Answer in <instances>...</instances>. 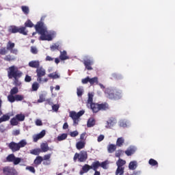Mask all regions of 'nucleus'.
Returning a JSON list of instances; mask_svg holds the SVG:
<instances>
[{"instance_id": "39", "label": "nucleus", "mask_w": 175, "mask_h": 175, "mask_svg": "<svg viewBox=\"0 0 175 175\" xmlns=\"http://www.w3.org/2000/svg\"><path fill=\"white\" fill-rule=\"evenodd\" d=\"M89 83L92 85L95 83H98V77L89 78Z\"/></svg>"}, {"instance_id": "21", "label": "nucleus", "mask_w": 175, "mask_h": 175, "mask_svg": "<svg viewBox=\"0 0 175 175\" xmlns=\"http://www.w3.org/2000/svg\"><path fill=\"white\" fill-rule=\"evenodd\" d=\"M59 58L62 61H65V59H69V57L66 55V51H64L63 52H60V56Z\"/></svg>"}, {"instance_id": "37", "label": "nucleus", "mask_w": 175, "mask_h": 175, "mask_svg": "<svg viewBox=\"0 0 175 175\" xmlns=\"http://www.w3.org/2000/svg\"><path fill=\"white\" fill-rule=\"evenodd\" d=\"M14 158H15L14 154H9L6 157V161H7V162H14Z\"/></svg>"}, {"instance_id": "34", "label": "nucleus", "mask_w": 175, "mask_h": 175, "mask_svg": "<svg viewBox=\"0 0 175 175\" xmlns=\"http://www.w3.org/2000/svg\"><path fill=\"white\" fill-rule=\"evenodd\" d=\"M40 152H42V150H40V148H37V149L30 150V154H32L33 155H39Z\"/></svg>"}, {"instance_id": "49", "label": "nucleus", "mask_w": 175, "mask_h": 175, "mask_svg": "<svg viewBox=\"0 0 175 175\" xmlns=\"http://www.w3.org/2000/svg\"><path fill=\"white\" fill-rule=\"evenodd\" d=\"M38 89H39V83H38V82H35L34 83H33L32 85L33 91H38Z\"/></svg>"}, {"instance_id": "7", "label": "nucleus", "mask_w": 175, "mask_h": 175, "mask_svg": "<svg viewBox=\"0 0 175 175\" xmlns=\"http://www.w3.org/2000/svg\"><path fill=\"white\" fill-rule=\"evenodd\" d=\"M3 173L5 175H18V172H17L14 167L9 166L3 168Z\"/></svg>"}, {"instance_id": "40", "label": "nucleus", "mask_w": 175, "mask_h": 175, "mask_svg": "<svg viewBox=\"0 0 175 175\" xmlns=\"http://www.w3.org/2000/svg\"><path fill=\"white\" fill-rule=\"evenodd\" d=\"M149 165L151 166H157L158 165V161L154 160V159H150L148 161Z\"/></svg>"}, {"instance_id": "31", "label": "nucleus", "mask_w": 175, "mask_h": 175, "mask_svg": "<svg viewBox=\"0 0 175 175\" xmlns=\"http://www.w3.org/2000/svg\"><path fill=\"white\" fill-rule=\"evenodd\" d=\"M27 145V140L22 139L18 143V146L19 147V150L21 148H23V147H25Z\"/></svg>"}, {"instance_id": "32", "label": "nucleus", "mask_w": 175, "mask_h": 175, "mask_svg": "<svg viewBox=\"0 0 175 175\" xmlns=\"http://www.w3.org/2000/svg\"><path fill=\"white\" fill-rule=\"evenodd\" d=\"M43 161V157L39 156L34 160V165H40L42 163V161Z\"/></svg>"}, {"instance_id": "52", "label": "nucleus", "mask_w": 175, "mask_h": 175, "mask_svg": "<svg viewBox=\"0 0 175 175\" xmlns=\"http://www.w3.org/2000/svg\"><path fill=\"white\" fill-rule=\"evenodd\" d=\"M58 47H59V44H54L52 46H51V50L52 51H54L55 50H58Z\"/></svg>"}, {"instance_id": "60", "label": "nucleus", "mask_w": 175, "mask_h": 175, "mask_svg": "<svg viewBox=\"0 0 175 175\" xmlns=\"http://www.w3.org/2000/svg\"><path fill=\"white\" fill-rule=\"evenodd\" d=\"M122 154V150H117L116 152V157H117V158H120V157H121V155Z\"/></svg>"}, {"instance_id": "46", "label": "nucleus", "mask_w": 175, "mask_h": 175, "mask_svg": "<svg viewBox=\"0 0 175 175\" xmlns=\"http://www.w3.org/2000/svg\"><path fill=\"white\" fill-rule=\"evenodd\" d=\"M107 109H109V105L107 104L99 105V110H106Z\"/></svg>"}, {"instance_id": "43", "label": "nucleus", "mask_w": 175, "mask_h": 175, "mask_svg": "<svg viewBox=\"0 0 175 175\" xmlns=\"http://www.w3.org/2000/svg\"><path fill=\"white\" fill-rule=\"evenodd\" d=\"M48 76L51 79H59V75L57 74V72L51 73Z\"/></svg>"}, {"instance_id": "20", "label": "nucleus", "mask_w": 175, "mask_h": 175, "mask_svg": "<svg viewBox=\"0 0 175 175\" xmlns=\"http://www.w3.org/2000/svg\"><path fill=\"white\" fill-rule=\"evenodd\" d=\"M76 147H77V150H83V148H84V147H85V142L80 141V142H77L76 144Z\"/></svg>"}, {"instance_id": "58", "label": "nucleus", "mask_w": 175, "mask_h": 175, "mask_svg": "<svg viewBox=\"0 0 175 175\" xmlns=\"http://www.w3.org/2000/svg\"><path fill=\"white\" fill-rule=\"evenodd\" d=\"M107 124L108 128H111V126H114V122H113L112 120H108L107 122Z\"/></svg>"}, {"instance_id": "51", "label": "nucleus", "mask_w": 175, "mask_h": 175, "mask_svg": "<svg viewBox=\"0 0 175 175\" xmlns=\"http://www.w3.org/2000/svg\"><path fill=\"white\" fill-rule=\"evenodd\" d=\"M22 10L25 14H28V13H29V8L27 6H22Z\"/></svg>"}, {"instance_id": "42", "label": "nucleus", "mask_w": 175, "mask_h": 175, "mask_svg": "<svg viewBox=\"0 0 175 175\" xmlns=\"http://www.w3.org/2000/svg\"><path fill=\"white\" fill-rule=\"evenodd\" d=\"M10 94L11 95H16V94H18V88L17 87L13 88L10 92Z\"/></svg>"}, {"instance_id": "36", "label": "nucleus", "mask_w": 175, "mask_h": 175, "mask_svg": "<svg viewBox=\"0 0 175 175\" xmlns=\"http://www.w3.org/2000/svg\"><path fill=\"white\" fill-rule=\"evenodd\" d=\"M8 100L11 103H13L16 102V96H14L13 94H10L8 96Z\"/></svg>"}, {"instance_id": "2", "label": "nucleus", "mask_w": 175, "mask_h": 175, "mask_svg": "<svg viewBox=\"0 0 175 175\" xmlns=\"http://www.w3.org/2000/svg\"><path fill=\"white\" fill-rule=\"evenodd\" d=\"M8 76L9 79H16V77H21L23 72L18 70L16 66H12L8 69Z\"/></svg>"}, {"instance_id": "61", "label": "nucleus", "mask_w": 175, "mask_h": 175, "mask_svg": "<svg viewBox=\"0 0 175 175\" xmlns=\"http://www.w3.org/2000/svg\"><path fill=\"white\" fill-rule=\"evenodd\" d=\"M26 170H29L31 173H35V168L32 166H29L26 167Z\"/></svg>"}, {"instance_id": "1", "label": "nucleus", "mask_w": 175, "mask_h": 175, "mask_svg": "<svg viewBox=\"0 0 175 175\" xmlns=\"http://www.w3.org/2000/svg\"><path fill=\"white\" fill-rule=\"evenodd\" d=\"M36 30L38 31L41 36L40 37V40H53L55 38V31H47V27L44 25V23H38L35 26Z\"/></svg>"}, {"instance_id": "17", "label": "nucleus", "mask_w": 175, "mask_h": 175, "mask_svg": "<svg viewBox=\"0 0 175 175\" xmlns=\"http://www.w3.org/2000/svg\"><path fill=\"white\" fill-rule=\"evenodd\" d=\"M10 120V113L4 114L0 118V124H1V122H6V121H9Z\"/></svg>"}, {"instance_id": "47", "label": "nucleus", "mask_w": 175, "mask_h": 175, "mask_svg": "<svg viewBox=\"0 0 175 175\" xmlns=\"http://www.w3.org/2000/svg\"><path fill=\"white\" fill-rule=\"evenodd\" d=\"M14 79V84L15 85H16L17 87H20V85H21V82L20 81H18V79H20V77H16Z\"/></svg>"}, {"instance_id": "30", "label": "nucleus", "mask_w": 175, "mask_h": 175, "mask_svg": "<svg viewBox=\"0 0 175 175\" xmlns=\"http://www.w3.org/2000/svg\"><path fill=\"white\" fill-rule=\"evenodd\" d=\"M3 59L4 61H8V62H10V61H14V59H16V57L14 56L8 55L3 58Z\"/></svg>"}, {"instance_id": "50", "label": "nucleus", "mask_w": 175, "mask_h": 175, "mask_svg": "<svg viewBox=\"0 0 175 175\" xmlns=\"http://www.w3.org/2000/svg\"><path fill=\"white\" fill-rule=\"evenodd\" d=\"M1 55H6L8 54V49L6 48H2L0 49Z\"/></svg>"}, {"instance_id": "28", "label": "nucleus", "mask_w": 175, "mask_h": 175, "mask_svg": "<svg viewBox=\"0 0 175 175\" xmlns=\"http://www.w3.org/2000/svg\"><path fill=\"white\" fill-rule=\"evenodd\" d=\"M125 163H126V161H125V160L119 159V160L116 162V165L118 166V167H122V166H124V165H125Z\"/></svg>"}, {"instance_id": "19", "label": "nucleus", "mask_w": 175, "mask_h": 175, "mask_svg": "<svg viewBox=\"0 0 175 175\" xmlns=\"http://www.w3.org/2000/svg\"><path fill=\"white\" fill-rule=\"evenodd\" d=\"M90 167H91V169L94 170V172H97L98 167H100V163H99V161L94 162L92 163V165H90Z\"/></svg>"}, {"instance_id": "25", "label": "nucleus", "mask_w": 175, "mask_h": 175, "mask_svg": "<svg viewBox=\"0 0 175 175\" xmlns=\"http://www.w3.org/2000/svg\"><path fill=\"white\" fill-rule=\"evenodd\" d=\"M124 167H118L116 171V175H124Z\"/></svg>"}, {"instance_id": "24", "label": "nucleus", "mask_w": 175, "mask_h": 175, "mask_svg": "<svg viewBox=\"0 0 175 175\" xmlns=\"http://www.w3.org/2000/svg\"><path fill=\"white\" fill-rule=\"evenodd\" d=\"M15 118L18 120V122H23L24 120H25V115L23 113H19L15 116Z\"/></svg>"}, {"instance_id": "59", "label": "nucleus", "mask_w": 175, "mask_h": 175, "mask_svg": "<svg viewBox=\"0 0 175 175\" xmlns=\"http://www.w3.org/2000/svg\"><path fill=\"white\" fill-rule=\"evenodd\" d=\"M105 139V135H100L98 138H97V142H98V143H100V142H103V140Z\"/></svg>"}, {"instance_id": "27", "label": "nucleus", "mask_w": 175, "mask_h": 175, "mask_svg": "<svg viewBox=\"0 0 175 175\" xmlns=\"http://www.w3.org/2000/svg\"><path fill=\"white\" fill-rule=\"evenodd\" d=\"M18 27L16 26H11L9 28V32H12V33H17L18 32Z\"/></svg>"}, {"instance_id": "16", "label": "nucleus", "mask_w": 175, "mask_h": 175, "mask_svg": "<svg viewBox=\"0 0 175 175\" xmlns=\"http://www.w3.org/2000/svg\"><path fill=\"white\" fill-rule=\"evenodd\" d=\"M129 170H136L137 169V161H131L129 164Z\"/></svg>"}, {"instance_id": "55", "label": "nucleus", "mask_w": 175, "mask_h": 175, "mask_svg": "<svg viewBox=\"0 0 175 175\" xmlns=\"http://www.w3.org/2000/svg\"><path fill=\"white\" fill-rule=\"evenodd\" d=\"M120 126H122V128H126L127 126L126 122H125V120H120Z\"/></svg>"}, {"instance_id": "35", "label": "nucleus", "mask_w": 175, "mask_h": 175, "mask_svg": "<svg viewBox=\"0 0 175 175\" xmlns=\"http://www.w3.org/2000/svg\"><path fill=\"white\" fill-rule=\"evenodd\" d=\"M18 32L22 33V35H27L28 33V31L25 30V27H18Z\"/></svg>"}, {"instance_id": "64", "label": "nucleus", "mask_w": 175, "mask_h": 175, "mask_svg": "<svg viewBox=\"0 0 175 175\" xmlns=\"http://www.w3.org/2000/svg\"><path fill=\"white\" fill-rule=\"evenodd\" d=\"M52 109L54 111H58V109H59V105H53L52 106Z\"/></svg>"}, {"instance_id": "41", "label": "nucleus", "mask_w": 175, "mask_h": 175, "mask_svg": "<svg viewBox=\"0 0 175 175\" xmlns=\"http://www.w3.org/2000/svg\"><path fill=\"white\" fill-rule=\"evenodd\" d=\"M21 161H23V159L20 158V157H14V161H13V164L16 165H18V163H20L21 162Z\"/></svg>"}, {"instance_id": "33", "label": "nucleus", "mask_w": 175, "mask_h": 175, "mask_svg": "<svg viewBox=\"0 0 175 175\" xmlns=\"http://www.w3.org/2000/svg\"><path fill=\"white\" fill-rule=\"evenodd\" d=\"M10 124L12 126H16L18 125V120H17V118L16 117H14L11 119Z\"/></svg>"}, {"instance_id": "44", "label": "nucleus", "mask_w": 175, "mask_h": 175, "mask_svg": "<svg viewBox=\"0 0 175 175\" xmlns=\"http://www.w3.org/2000/svg\"><path fill=\"white\" fill-rule=\"evenodd\" d=\"M77 94L79 96H81L83 95V93L84 92V89H83V87H79L77 89Z\"/></svg>"}, {"instance_id": "18", "label": "nucleus", "mask_w": 175, "mask_h": 175, "mask_svg": "<svg viewBox=\"0 0 175 175\" xmlns=\"http://www.w3.org/2000/svg\"><path fill=\"white\" fill-rule=\"evenodd\" d=\"M116 150H117L116 145L111 144L107 146V151H108V152H109V154H112V152H114V151H116Z\"/></svg>"}, {"instance_id": "62", "label": "nucleus", "mask_w": 175, "mask_h": 175, "mask_svg": "<svg viewBox=\"0 0 175 175\" xmlns=\"http://www.w3.org/2000/svg\"><path fill=\"white\" fill-rule=\"evenodd\" d=\"M79 135V132L77 131H72L70 133L71 137H76Z\"/></svg>"}, {"instance_id": "38", "label": "nucleus", "mask_w": 175, "mask_h": 175, "mask_svg": "<svg viewBox=\"0 0 175 175\" xmlns=\"http://www.w3.org/2000/svg\"><path fill=\"white\" fill-rule=\"evenodd\" d=\"M15 100L16 102H20L21 100H24V96L21 94H16L15 95Z\"/></svg>"}, {"instance_id": "9", "label": "nucleus", "mask_w": 175, "mask_h": 175, "mask_svg": "<svg viewBox=\"0 0 175 175\" xmlns=\"http://www.w3.org/2000/svg\"><path fill=\"white\" fill-rule=\"evenodd\" d=\"M8 147L12 152H16V151H20V146H18V144L14 142H12L11 143L8 144Z\"/></svg>"}, {"instance_id": "57", "label": "nucleus", "mask_w": 175, "mask_h": 175, "mask_svg": "<svg viewBox=\"0 0 175 175\" xmlns=\"http://www.w3.org/2000/svg\"><path fill=\"white\" fill-rule=\"evenodd\" d=\"M100 166L103 167V169H107V161H104L100 163Z\"/></svg>"}, {"instance_id": "6", "label": "nucleus", "mask_w": 175, "mask_h": 175, "mask_svg": "<svg viewBox=\"0 0 175 175\" xmlns=\"http://www.w3.org/2000/svg\"><path fill=\"white\" fill-rule=\"evenodd\" d=\"M88 158V154H87L86 151L82 150L80 153H75L73 160L74 162L76 161H79V162H85Z\"/></svg>"}, {"instance_id": "56", "label": "nucleus", "mask_w": 175, "mask_h": 175, "mask_svg": "<svg viewBox=\"0 0 175 175\" xmlns=\"http://www.w3.org/2000/svg\"><path fill=\"white\" fill-rule=\"evenodd\" d=\"M31 53H32V54H37L38 48H36V46H31Z\"/></svg>"}, {"instance_id": "8", "label": "nucleus", "mask_w": 175, "mask_h": 175, "mask_svg": "<svg viewBox=\"0 0 175 175\" xmlns=\"http://www.w3.org/2000/svg\"><path fill=\"white\" fill-rule=\"evenodd\" d=\"M36 73L37 81H38V83H42V77H43V76H46V70L43 68V67H38L36 69Z\"/></svg>"}, {"instance_id": "11", "label": "nucleus", "mask_w": 175, "mask_h": 175, "mask_svg": "<svg viewBox=\"0 0 175 175\" xmlns=\"http://www.w3.org/2000/svg\"><path fill=\"white\" fill-rule=\"evenodd\" d=\"M46 136V130H42L40 133L33 135V140L36 143L40 139H43Z\"/></svg>"}, {"instance_id": "3", "label": "nucleus", "mask_w": 175, "mask_h": 175, "mask_svg": "<svg viewBox=\"0 0 175 175\" xmlns=\"http://www.w3.org/2000/svg\"><path fill=\"white\" fill-rule=\"evenodd\" d=\"M93 98H94V94L89 93L87 106H88V107H90V109L92 110L93 113H98V111H99V110H100L99 105L92 103Z\"/></svg>"}, {"instance_id": "5", "label": "nucleus", "mask_w": 175, "mask_h": 175, "mask_svg": "<svg viewBox=\"0 0 175 175\" xmlns=\"http://www.w3.org/2000/svg\"><path fill=\"white\" fill-rule=\"evenodd\" d=\"M105 95L107 98H109V99H120V98H121V94L118 92L117 90L111 88L106 89Z\"/></svg>"}, {"instance_id": "26", "label": "nucleus", "mask_w": 175, "mask_h": 175, "mask_svg": "<svg viewBox=\"0 0 175 175\" xmlns=\"http://www.w3.org/2000/svg\"><path fill=\"white\" fill-rule=\"evenodd\" d=\"M14 46H16V44L14 42L9 41L7 44L6 49L9 51H10L11 50H12V49H14Z\"/></svg>"}, {"instance_id": "14", "label": "nucleus", "mask_w": 175, "mask_h": 175, "mask_svg": "<svg viewBox=\"0 0 175 175\" xmlns=\"http://www.w3.org/2000/svg\"><path fill=\"white\" fill-rule=\"evenodd\" d=\"M135 152H136V147H135V146H131V147H129V148L125 151V154H126L128 157H131V155L135 154Z\"/></svg>"}, {"instance_id": "48", "label": "nucleus", "mask_w": 175, "mask_h": 175, "mask_svg": "<svg viewBox=\"0 0 175 175\" xmlns=\"http://www.w3.org/2000/svg\"><path fill=\"white\" fill-rule=\"evenodd\" d=\"M25 27L32 28V27H33V23H32L30 20H28L27 22H25Z\"/></svg>"}, {"instance_id": "13", "label": "nucleus", "mask_w": 175, "mask_h": 175, "mask_svg": "<svg viewBox=\"0 0 175 175\" xmlns=\"http://www.w3.org/2000/svg\"><path fill=\"white\" fill-rule=\"evenodd\" d=\"M83 64L86 69H88V70H92V67H91V65L94 64V60L86 59V60H84Z\"/></svg>"}, {"instance_id": "10", "label": "nucleus", "mask_w": 175, "mask_h": 175, "mask_svg": "<svg viewBox=\"0 0 175 175\" xmlns=\"http://www.w3.org/2000/svg\"><path fill=\"white\" fill-rule=\"evenodd\" d=\"M46 136V130H42L40 133L33 135V140L36 143L40 139H43Z\"/></svg>"}, {"instance_id": "63", "label": "nucleus", "mask_w": 175, "mask_h": 175, "mask_svg": "<svg viewBox=\"0 0 175 175\" xmlns=\"http://www.w3.org/2000/svg\"><path fill=\"white\" fill-rule=\"evenodd\" d=\"M83 84H87V83H90V77H87L86 78L82 79Z\"/></svg>"}, {"instance_id": "23", "label": "nucleus", "mask_w": 175, "mask_h": 175, "mask_svg": "<svg viewBox=\"0 0 175 175\" xmlns=\"http://www.w3.org/2000/svg\"><path fill=\"white\" fill-rule=\"evenodd\" d=\"M88 128H92V126H94V125H95V119H94V118H90L88 120Z\"/></svg>"}, {"instance_id": "54", "label": "nucleus", "mask_w": 175, "mask_h": 175, "mask_svg": "<svg viewBox=\"0 0 175 175\" xmlns=\"http://www.w3.org/2000/svg\"><path fill=\"white\" fill-rule=\"evenodd\" d=\"M44 100H45L44 95L40 94V98L38 100V103H42L44 102Z\"/></svg>"}, {"instance_id": "53", "label": "nucleus", "mask_w": 175, "mask_h": 175, "mask_svg": "<svg viewBox=\"0 0 175 175\" xmlns=\"http://www.w3.org/2000/svg\"><path fill=\"white\" fill-rule=\"evenodd\" d=\"M51 158V154H45L42 158V161H50Z\"/></svg>"}, {"instance_id": "22", "label": "nucleus", "mask_w": 175, "mask_h": 175, "mask_svg": "<svg viewBox=\"0 0 175 175\" xmlns=\"http://www.w3.org/2000/svg\"><path fill=\"white\" fill-rule=\"evenodd\" d=\"M124 142H125V140L124 139L123 137L118 138V139L116 141V146L122 147V146L124 145Z\"/></svg>"}, {"instance_id": "15", "label": "nucleus", "mask_w": 175, "mask_h": 175, "mask_svg": "<svg viewBox=\"0 0 175 175\" xmlns=\"http://www.w3.org/2000/svg\"><path fill=\"white\" fill-rule=\"evenodd\" d=\"M40 62H39V60H33V61H31L29 63V66H30V68H35L36 69H38V68H40Z\"/></svg>"}, {"instance_id": "12", "label": "nucleus", "mask_w": 175, "mask_h": 175, "mask_svg": "<svg viewBox=\"0 0 175 175\" xmlns=\"http://www.w3.org/2000/svg\"><path fill=\"white\" fill-rule=\"evenodd\" d=\"M41 152H47V151H53V148L49 147L47 142L42 143L40 144Z\"/></svg>"}, {"instance_id": "45", "label": "nucleus", "mask_w": 175, "mask_h": 175, "mask_svg": "<svg viewBox=\"0 0 175 175\" xmlns=\"http://www.w3.org/2000/svg\"><path fill=\"white\" fill-rule=\"evenodd\" d=\"M91 165H85L83 167H82V170L84 172V173H87L88 172V170H91Z\"/></svg>"}, {"instance_id": "4", "label": "nucleus", "mask_w": 175, "mask_h": 175, "mask_svg": "<svg viewBox=\"0 0 175 175\" xmlns=\"http://www.w3.org/2000/svg\"><path fill=\"white\" fill-rule=\"evenodd\" d=\"M84 111H80L78 113H77L75 111H71L69 113V116L72 120H73V125L74 126H77V125H79V121L80 120V117L84 114Z\"/></svg>"}, {"instance_id": "29", "label": "nucleus", "mask_w": 175, "mask_h": 175, "mask_svg": "<svg viewBox=\"0 0 175 175\" xmlns=\"http://www.w3.org/2000/svg\"><path fill=\"white\" fill-rule=\"evenodd\" d=\"M66 137H68V134L63 133V134L59 135L57 137V139L58 140V142H62V140H66Z\"/></svg>"}]
</instances>
